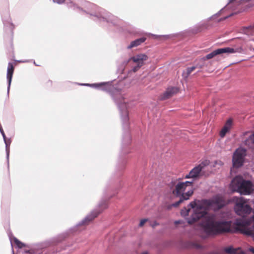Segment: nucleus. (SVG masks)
<instances>
[{
    "mask_svg": "<svg viewBox=\"0 0 254 254\" xmlns=\"http://www.w3.org/2000/svg\"><path fill=\"white\" fill-rule=\"evenodd\" d=\"M158 225V224H157V223H155V225Z\"/></svg>",
    "mask_w": 254,
    "mask_h": 254,
    "instance_id": "31",
    "label": "nucleus"
},
{
    "mask_svg": "<svg viewBox=\"0 0 254 254\" xmlns=\"http://www.w3.org/2000/svg\"><path fill=\"white\" fill-rule=\"evenodd\" d=\"M246 150L242 148L237 149L233 156V165L234 167L239 168L243 164Z\"/></svg>",
    "mask_w": 254,
    "mask_h": 254,
    "instance_id": "6",
    "label": "nucleus"
},
{
    "mask_svg": "<svg viewBox=\"0 0 254 254\" xmlns=\"http://www.w3.org/2000/svg\"><path fill=\"white\" fill-rule=\"evenodd\" d=\"M65 0H53L54 2H56L59 4H61L63 3Z\"/></svg>",
    "mask_w": 254,
    "mask_h": 254,
    "instance_id": "23",
    "label": "nucleus"
},
{
    "mask_svg": "<svg viewBox=\"0 0 254 254\" xmlns=\"http://www.w3.org/2000/svg\"><path fill=\"white\" fill-rule=\"evenodd\" d=\"M178 89L176 87H171L168 88L164 93L162 97V99L165 100L171 97L174 94L178 93Z\"/></svg>",
    "mask_w": 254,
    "mask_h": 254,
    "instance_id": "10",
    "label": "nucleus"
},
{
    "mask_svg": "<svg viewBox=\"0 0 254 254\" xmlns=\"http://www.w3.org/2000/svg\"><path fill=\"white\" fill-rule=\"evenodd\" d=\"M193 182L186 181L179 182L172 190V193L177 196H180L179 200L172 204L174 207L178 206L184 200L189 199L193 193Z\"/></svg>",
    "mask_w": 254,
    "mask_h": 254,
    "instance_id": "2",
    "label": "nucleus"
},
{
    "mask_svg": "<svg viewBox=\"0 0 254 254\" xmlns=\"http://www.w3.org/2000/svg\"><path fill=\"white\" fill-rule=\"evenodd\" d=\"M243 51V49L242 47H239L236 49L230 47L220 48L213 51L209 54H207L205 57V59L207 60H209L218 55H220L223 53H242Z\"/></svg>",
    "mask_w": 254,
    "mask_h": 254,
    "instance_id": "5",
    "label": "nucleus"
},
{
    "mask_svg": "<svg viewBox=\"0 0 254 254\" xmlns=\"http://www.w3.org/2000/svg\"><path fill=\"white\" fill-rule=\"evenodd\" d=\"M195 69L196 66H195L188 67L185 71L183 72L182 75L184 77L187 78Z\"/></svg>",
    "mask_w": 254,
    "mask_h": 254,
    "instance_id": "14",
    "label": "nucleus"
},
{
    "mask_svg": "<svg viewBox=\"0 0 254 254\" xmlns=\"http://www.w3.org/2000/svg\"><path fill=\"white\" fill-rule=\"evenodd\" d=\"M235 182H236V180H235V179H234V181H233V183H235Z\"/></svg>",
    "mask_w": 254,
    "mask_h": 254,
    "instance_id": "30",
    "label": "nucleus"
},
{
    "mask_svg": "<svg viewBox=\"0 0 254 254\" xmlns=\"http://www.w3.org/2000/svg\"><path fill=\"white\" fill-rule=\"evenodd\" d=\"M13 241L14 244L19 248H22L25 247V245L20 242L19 240H18L17 238H14L13 239Z\"/></svg>",
    "mask_w": 254,
    "mask_h": 254,
    "instance_id": "16",
    "label": "nucleus"
},
{
    "mask_svg": "<svg viewBox=\"0 0 254 254\" xmlns=\"http://www.w3.org/2000/svg\"><path fill=\"white\" fill-rule=\"evenodd\" d=\"M233 201L235 203L234 209L238 215L245 217L251 212L252 208L244 198L235 197Z\"/></svg>",
    "mask_w": 254,
    "mask_h": 254,
    "instance_id": "3",
    "label": "nucleus"
},
{
    "mask_svg": "<svg viewBox=\"0 0 254 254\" xmlns=\"http://www.w3.org/2000/svg\"><path fill=\"white\" fill-rule=\"evenodd\" d=\"M148 221L147 219H143L140 220L139 226L140 227H142L144 224Z\"/></svg>",
    "mask_w": 254,
    "mask_h": 254,
    "instance_id": "20",
    "label": "nucleus"
},
{
    "mask_svg": "<svg viewBox=\"0 0 254 254\" xmlns=\"http://www.w3.org/2000/svg\"><path fill=\"white\" fill-rule=\"evenodd\" d=\"M190 211V208H185L184 209L181 210V215L183 216L188 215L189 214V212Z\"/></svg>",
    "mask_w": 254,
    "mask_h": 254,
    "instance_id": "17",
    "label": "nucleus"
},
{
    "mask_svg": "<svg viewBox=\"0 0 254 254\" xmlns=\"http://www.w3.org/2000/svg\"><path fill=\"white\" fill-rule=\"evenodd\" d=\"M148 58V57L146 55L140 54L129 58L128 62L132 61L133 62L136 63L137 64L142 66L144 64V62L147 60Z\"/></svg>",
    "mask_w": 254,
    "mask_h": 254,
    "instance_id": "8",
    "label": "nucleus"
},
{
    "mask_svg": "<svg viewBox=\"0 0 254 254\" xmlns=\"http://www.w3.org/2000/svg\"><path fill=\"white\" fill-rule=\"evenodd\" d=\"M14 67L12 63H9L7 67V79L8 81V88L10 87L13 73L14 72Z\"/></svg>",
    "mask_w": 254,
    "mask_h": 254,
    "instance_id": "11",
    "label": "nucleus"
},
{
    "mask_svg": "<svg viewBox=\"0 0 254 254\" xmlns=\"http://www.w3.org/2000/svg\"><path fill=\"white\" fill-rule=\"evenodd\" d=\"M249 251L253 253V254H254V248L253 247H251L249 248Z\"/></svg>",
    "mask_w": 254,
    "mask_h": 254,
    "instance_id": "25",
    "label": "nucleus"
},
{
    "mask_svg": "<svg viewBox=\"0 0 254 254\" xmlns=\"http://www.w3.org/2000/svg\"><path fill=\"white\" fill-rule=\"evenodd\" d=\"M175 223L176 224H178V223H180V222L179 221H176Z\"/></svg>",
    "mask_w": 254,
    "mask_h": 254,
    "instance_id": "29",
    "label": "nucleus"
},
{
    "mask_svg": "<svg viewBox=\"0 0 254 254\" xmlns=\"http://www.w3.org/2000/svg\"><path fill=\"white\" fill-rule=\"evenodd\" d=\"M250 27L253 29H254V23L252 25H251Z\"/></svg>",
    "mask_w": 254,
    "mask_h": 254,
    "instance_id": "27",
    "label": "nucleus"
},
{
    "mask_svg": "<svg viewBox=\"0 0 254 254\" xmlns=\"http://www.w3.org/2000/svg\"><path fill=\"white\" fill-rule=\"evenodd\" d=\"M250 140L254 143V133L250 137Z\"/></svg>",
    "mask_w": 254,
    "mask_h": 254,
    "instance_id": "24",
    "label": "nucleus"
},
{
    "mask_svg": "<svg viewBox=\"0 0 254 254\" xmlns=\"http://www.w3.org/2000/svg\"><path fill=\"white\" fill-rule=\"evenodd\" d=\"M225 203L221 197H216L213 200H202L191 202L189 206L192 209V214L188 219L190 224H192L202 218L200 225L203 230L208 235L230 233L232 222L231 221L217 220L214 214L206 215V211L209 208L219 209L224 206Z\"/></svg>",
    "mask_w": 254,
    "mask_h": 254,
    "instance_id": "1",
    "label": "nucleus"
},
{
    "mask_svg": "<svg viewBox=\"0 0 254 254\" xmlns=\"http://www.w3.org/2000/svg\"><path fill=\"white\" fill-rule=\"evenodd\" d=\"M233 124V120L231 119L228 120L225 123L224 126L222 128L220 132V136L221 137H224L227 132H228L231 128Z\"/></svg>",
    "mask_w": 254,
    "mask_h": 254,
    "instance_id": "9",
    "label": "nucleus"
},
{
    "mask_svg": "<svg viewBox=\"0 0 254 254\" xmlns=\"http://www.w3.org/2000/svg\"><path fill=\"white\" fill-rule=\"evenodd\" d=\"M238 184V190L241 194H249L251 192L253 184L251 181L242 180Z\"/></svg>",
    "mask_w": 254,
    "mask_h": 254,
    "instance_id": "7",
    "label": "nucleus"
},
{
    "mask_svg": "<svg viewBox=\"0 0 254 254\" xmlns=\"http://www.w3.org/2000/svg\"><path fill=\"white\" fill-rule=\"evenodd\" d=\"M100 212L98 211H95L93 212L91 215L88 216L85 218V221H91L93 220L94 218L97 217V216L100 214Z\"/></svg>",
    "mask_w": 254,
    "mask_h": 254,
    "instance_id": "15",
    "label": "nucleus"
},
{
    "mask_svg": "<svg viewBox=\"0 0 254 254\" xmlns=\"http://www.w3.org/2000/svg\"><path fill=\"white\" fill-rule=\"evenodd\" d=\"M0 132L3 136V137L4 138V141H5V144H6V146L7 147V145H8V142H7V140H6V136H5V135L4 134V132L3 131V130L2 129H0Z\"/></svg>",
    "mask_w": 254,
    "mask_h": 254,
    "instance_id": "19",
    "label": "nucleus"
},
{
    "mask_svg": "<svg viewBox=\"0 0 254 254\" xmlns=\"http://www.w3.org/2000/svg\"><path fill=\"white\" fill-rule=\"evenodd\" d=\"M142 254H148L147 252H145L142 253Z\"/></svg>",
    "mask_w": 254,
    "mask_h": 254,
    "instance_id": "28",
    "label": "nucleus"
},
{
    "mask_svg": "<svg viewBox=\"0 0 254 254\" xmlns=\"http://www.w3.org/2000/svg\"><path fill=\"white\" fill-rule=\"evenodd\" d=\"M209 161L204 160L190 170L189 174L185 177L186 179H192L193 180L199 179L202 175L204 168L209 164Z\"/></svg>",
    "mask_w": 254,
    "mask_h": 254,
    "instance_id": "4",
    "label": "nucleus"
},
{
    "mask_svg": "<svg viewBox=\"0 0 254 254\" xmlns=\"http://www.w3.org/2000/svg\"><path fill=\"white\" fill-rule=\"evenodd\" d=\"M105 84H106V83H100V84H94L92 85V86L96 87H101V86H102L103 85H104Z\"/></svg>",
    "mask_w": 254,
    "mask_h": 254,
    "instance_id": "22",
    "label": "nucleus"
},
{
    "mask_svg": "<svg viewBox=\"0 0 254 254\" xmlns=\"http://www.w3.org/2000/svg\"><path fill=\"white\" fill-rule=\"evenodd\" d=\"M141 67V66H140V65H138V64H137V65L135 66L134 67H133V68H132V71L133 72H135L136 71H137L140 67Z\"/></svg>",
    "mask_w": 254,
    "mask_h": 254,
    "instance_id": "21",
    "label": "nucleus"
},
{
    "mask_svg": "<svg viewBox=\"0 0 254 254\" xmlns=\"http://www.w3.org/2000/svg\"><path fill=\"white\" fill-rule=\"evenodd\" d=\"M49 83V84L51 85H52V81L50 80H48V83Z\"/></svg>",
    "mask_w": 254,
    "mask_h": 254,
    "instance_id": "26",
    "label": "nucleus"
},
{
    "mask_svg": "<svg viewBox=\"0 0 254 254\" xmlns=\"http://www.w3.org/2000/svg\"><path fill=\"white\" fill-rule=\"evenodd\" d=\"M191 247L196 249H199L202 248L201 245L198 243L196 242H192L191 243Z\"/></svg>",
    "mask_w": 254,
    "mask_h": 254,
    "instance_id": "18",
    "label": "nucleus"
},
{
    "mask_svg": "<svg viewBox=\"0 0 254 254\" xmlns=\"http://www.w3.org/2000/svg\"><path fill=\"white\" fill-rule=\"evenodd\" d=\"M225 251L229 254H244L240 248L234 249L232 247H228L225 249Z\"/></svg>",
    "mask_w": 254,
    "mask_h": 254,
    "instance_id": "13",
    "label": "nucleus"
},
{
    "mask_svg": "<svg viewBox=\"0 0 254 254\" xmlns=\"http://www.w3.org/2000/svg\"><path fill=\"white\" fill-rule=\"evenodd\" d=\"M145 40H146L145 38L142 37V38L137 39L134 41H133L130 43V45L127 47V49H130L133 47H137V46L140 45V44H141L142 43H143V42H144Z\"/></svg>",
    "mask_w": 254,
    "mask_h": 254,
    "instance_id": "12",
    "label": "nucleus"
}]
</instances>
